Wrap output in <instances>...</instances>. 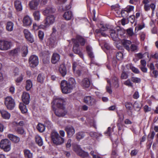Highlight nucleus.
Returning a JSON list of instances; mask_svg holds the SVG:
<instances>
[{"label":"nucleus","mask_w":158,"mask_h":158,"mask_svg":"<svg viewBox=\"0 0 158 158\" xmlns=\"http://www.w3.org/2000/svg\"><path fill=\"white\" fill-rule=\"evenodd\" d=\"M76 84L75 79L73 78H70L68 82L65 80L61 81L60 86L62 92L64 94L71 93L73 88L75 87Z\"/></svg>","instance_id":"nucleus-1"},{"label":"nucleus","mask_w":158,"mask_h":158,"mask_svg":"<svg viewBox=\"0 0 158 158\" xmlns=\"http://www.w3.org/2000/svg\"><path fill=\"white\" fill-rule=\"evenodd\" d=\"M50 137L52 141L56 145H61L64 142V139L61 137L56 131H52L50 134Z\"/></svg>","instance_id":"nucleus-2"},{"label":"nucleus","mask_w":158,"mask_h":158,"mask_svg":"<svg viewBox=\"0 0 158 158\" xmlns=\"http://www.w3.org/2000/svg\"><path fill=\"white\" fill-rule=\"evenodd\" d=\"M11 143L7 139H2L0 143V147L5 152H9L11 149Z\"/></svg>","instance_id":"nucleus-3"},{"label":"nucleus","mask_w":158,"mask_h":158,"mask_svg":"<svg viewBox=\"0 0 158 158\" xmlns=\"http://www.w3.org/2000/svg\"><path fill=\"white\" fill-rule=\"evenodd\" d=\"M5 104L8 109L12 110L15 105L14 100L11 97H7L5 99Z\"/></svg>","instance_id":"nucleus-4"},{"label":"nucleus","mask_w":158,"mask_h":158,"mask_svg":"<svg viewBox=\"0 0 158 158\" xmlns=\"http://www.w3.org/2000/svg\"><path fill=\"white\" fill-rule=\"evenodd\" d=\"M11 47V43L10 42L0 40V50L2 51H6L10 49Z\"/></svg>","instance_id":"nucleus-5"},{"label":"nucleus","mask_w":158,"mask_h":158,"mask_svg":"<svg viewBox=\"0 0 158 158\" xmlns=\"http://www.w3.org/2000/svg\"><path fill=\"white\" fill-rule=\"evenodd\" d=\"M72 40L73 43V52L75 54H78L80 57H82L83 54L80 51L79 44L74 39H72Z\"/></svg>","instance_id":"nucleus-6"},{"label":"nucleus","mask_w":158,"mask_h":158,"mask_svg":"<svg viewBox=\"0 0 158 158\" xmlns=\"http://www.w3.org/2000/svg\"><path fill=\"white\" fill-rule=\"evenodd\" d=\"M29 63L30 66L32 68H34L37 66L39 63L38 57L37 56L33 55L31 56L29 59Z\"/></svg>","instance_id":"nucleus-7"},{"label":"nucleus","mask_w":158,"mask_h":158,"mask_svg":"<svg viewBox=\"0 0 158 158\" xmlns=\"http://www.w3.org/2000/svg\"><path fill=\"white\" fill-rule=\"evenodd\" d=\"M84 102L89 106H94L96 104V101L92 97L86 96L84 98Z\"/></svg>","instance_id":"nucleus-8"},{"label":"nucleus","mask_w":158,"mask_h":158,"mask_svg":"<svg viewBox=\"0 0 158 158\" xmlns=\"http://www.w3.org/2000/svg\"><path fill=\"white\" fill-rule=\"evenodd\" d=\"M55 17L53 15L48 16L44 21V26L48 27L50 25L52 24L55 22Z\"/></svg>","instance_id":"nucleus-9"},{"label":"nucleus","mask_w":158,"mask_h":158,"mask_svg":"<svg viewBox=\"0 0 158 158\" xmlns=\"http://www.w3.org/2000/svg\"><path fill=\"white\" fill-rule=\"evenodd\" d=\"M67 113L64 107H57V108L55 110L56 115L59 117L64 116Z\"/></svg>","instance_id":"nucleus-10"},{"label":"nucleus","mask_w":158,"mask_h":158,"mask_svg":"<svg viewBox=\"0 0 158 158\" xmlns=\"http://www.w3.org/2000/svg\"><path fill=\"white\" fill-rule=\"evenodd\" d=\"M64 130L69 137H71L75 133V129L72 126H68L64 128Z\"/></svg>","instance_id":"nucleus-11"},{"label":"nucleus","mask_w":158,"mask_h":158,"mask_svg":"<svg viewBox=\"0 0 158 158\" xmlns=\"http://www.w3.org/2000/svg\"><path fill=\"white\" fill-rule=\"evenodd\" d=\"M64 100L60 98L57 97L55 99L53 102L57 107H63Z\"/></svg>","instance_id":"nucleus-12"},{"label":"nucleus","mask_w":158,"mask_h":158,"mask_svg":"<svg viewBox=\"0 0 158 158\" xmlns=\"http://www.w3.org/2000/svg\"><path fill=\"white\" fill-rule=\"evenodd\" d=\"M91 81L88 78H85L81 82V85L84 89L88 88L90 85Z\"/></svg>","instance_id":"nucleus-13"},{"label":"nucleus","mask_w":158,"mask_h":158,"mask_svg":"<svg viewBox=\"0 0 158 158\" xmlns=\"http://www.w3.org/2000/svg\"><path fill=\"white\" fill-rule=\"evenodd\" d=\"M40 0H33L29 3V6L31 10H35L37 9Z\"/></svg>","instance_id":"nucleus-14"},{"label":"nucleus","mask_w":158,"mask_h":158,"mask_svg":"<svg viewBox=\"0 0 158 158\" xmlns=\"http://www.w3.org/2000/svg\"><path fill=\"white\" fill-rule=\"evenodd\" d=\"M23 22V26H30L32 24V20L28 15L24 17Z\"/></svg>","instance_id":"nucleus-15"},{"label":"nucleus","mask_w":158,"mask_h":158,"mask_svg":"<svg viewBox=\"0 0 158 158\" xmlns=\"http://www.w3.org/2000/svg\"><path fill=\"white\" fill-rule=\"evenodd\" d=\"M22 100L23 102L26 104H28L29 102L30 96L29 94L26 92L23 93L22 96Z\"/></svg>","instance_id":"nucleus-16"},{"label":"nucleus","mask_w":158,"mask_h":158,"mask_svg":"<svg viewBox=\"0 0 158 158\" xmlns=\"http://www.w3.org/2000/svg\"><path fill=\"white\" fill-rule=\"evenodd\" d=\"M60 56L57 53H54L51 57V62L53 64H56L60 59Z\"/></svg>","instance_id":"nucleus-17"},{"label":"nucleus","mask_w":158,"mask_h":158,"mask_svg":"<svg viewBox=\"0 0 158 158\" xmlns=\"http://www.w3.org/2000/svg\"><path fill=\"white\" fill-rule=\"evenodd\" d=\"M74 39L76 40L78 44L79 43L80 45L82 46H84L86 42V40L82 36L79 35H77L76 39Z\"/></svg>","instance_id":"nucleus-18"},{"label":"nucleus","mask_w":158,"mask_h":158,"mask_svg":"<svg viewBox=\"0 0 158 158\" xmlns=\"http://www.w3.org/2000/svg\"><path fill=\"white\" fill-rule=\"evenodd\" d=\"M55 11V10L51 6H49L45 8L43 11V14L45 15H47L49 14L53 13Z\"/></svg>","instance_id":"nucleus-19"},{"label":"nucleus","mask_w":158,"mask_h":158,"mask_svg":"<svg viewBox=\"0 0 158 158\" xmlns=\"http://www.w3.org/2000/svg\"><path fill=\"white\" fill-rule=\"evenodd\" d=\"M7 137L12 141L15 143H18L20 141L19 137L12 134H8Z\"/></svg>","instance_id":"nucleus-20"},{"label":"nucleus","mask_w":158,"mask_h":158,"mask_svg":"<svg viewBox=\"0 0 158 158\" xmlns=\"http://www.w3.org/2000/svg\"><path fill=\"white\" fill-rule=\"evenodd\" d=\"M15 7L16 10L18 11H21L23 9L21 2L19 0H16L14 2Z\"/></svg>","instance_id":"nucleus-21"},{"label":"nucleus","mask_w":158,"mask_h":158,"mask_svg":"<svg viewBox=\"0 0 158 158\" xmlns=\"http://www.w3.org/2000/svg\"><path fill=\"white\" fill-rule=\"evenodd\" d=\"M110 35L114 40H115L117 39L118 35L117 32L116 31V28L114 29H111L110 30Z\"/></svg>","instance_id":"nucleus-22"},{"label":"nucleus","mask_w":158,"mask_h":158,"mask_svg":"<svg viewBox=\"0 0 158 158\" xmlns=\"http://www.w3.org/2000/svg\"><path fill=\"white\" fill-rule=\"evenodd\" d=\"M59 71L62 77L64 76L67 73L66 68L64 65H61L59 68Z\"/></svg>","instance_id":"nucleus-23"},{"label":"nucleus","mask_w":158,"mask_h":158,"mask_svg":"<svg viewBox=\"0 0 158 158\" xmlns=\"http://www.w3.org/2000/svg\"><path fill=\"white\" fill-rule=\"evenodd\" d=\"M123 46L128 51L130 50V46L131 44V42L128 40H123L122 42Z\"/></svg>","instance_id":"nucleus-24"},{"label":"nucleus","mask_w":158,"mask_h":158,"mask_svg":"<svg viewBox=\"0 0 158 158\" xmlns=\"http://www.w3.org/2000/svg\"><path fill=\"white\" fill-rule=\"evenodd\" d=\"M57 42L55 37H51L48 40V44L52 47H53L56 44Z\"/></svg>","instance_id":"nucleus-25"},{"label":"nucleus","mask_w":158,"mask_h":158,"mask_svg":"<svg viewBox=\"0 0 158 158\" xmlns=\"http://www.w3.org/2000/svg\"><path fill=\"white\" fill-rule=\"evenodd\" d=\"M63 17L66 20H70L73 17L71 12L68 11L65 12L63 15Z\"/></svg>","instance_id":"nucleus-26"},{"label":"nucleus","mask_w":158,"mask_h":158,"mask_svg":"<svg viewBox=\"0 0 158 158\" xmlns=\"http://www.w3.org/2000/svg\"><path fill=\"white\" fill-rule=\"evenodd\" d=\"M0 112L2 117L5 119H9L10 117V114L7 111L4 110H0Z\"/></svg>","instance_id":"nucleus-27"},{"label":"nucleus","mask_w":158,"mask_h":158,"mask_svg":"<svg viewBox=\"0 0 158 158\" xmlns=\"http://www.w3.org/2000/svg\"><path fill=\"white\" fill-rule=\"evenodd\" d=\"M14 24L11 21H8L7 22L6 24V28L7 31H11L13 29Z\"/></svg>","instance_id":"nucleus-28"},{"label":"nucleus","mask_w":158,"mask_h":158,"mask_svg":"<svg viewBox=\"0 0 158 158\" xmlns=\"http://www.w3.org/2000/svg\"><path fill=\"white\" fill-rule=\"evenodd\" d=\"M45 78L44 74L43 73H40L38 75L37 77V81L41 83H42Z\"/></svg>","instance_id":"nucleus-29"},{"label":"nucleus","mask_w":158,"mask_h":158,"mask_svg":"<svg viewBox=\"0 0 158 158\" xmlns=\"http://www.w3.org/2000/svg\"><path fill=\"white\" fill-rule=\"evenodd\" d=\"M35 142L39 146H41L43 144V142L42 138L39 135H37L35 136Z\"/></svg>","instance_id":"nucleus-30"},{"label":"nucleus","mask_w":158,"mask_h":158,"mask_svg":"<svg viewBox=\"0 0 158 158\" xmlns=\"http://www.w3.org/2000/svg\"><path fill=\"white\" fill-rule=\"evenodd\" d=\"M25 156L27 158H32L33 155L30 151L28 149H25L23 151Z\"/></svg>","instance_id":"nucleus-31"},{"label":"nucleus","mask_w":158,"mask_h":158,"mask_svg":"<svg viewBox=\"0 0 158 158\" xmlns=\"http://www.w3.org/2000/svg\"><path fill=\"white\" fill-rule=\"evenodd\" d=\"M116 31H117V32L118 35H122L125 33V30L119 26L116 27Z\"/></svg>","instance_id":"nucleus-32"},{"label":"nucleus","mask_w":158,"mask_h":158,"mask_svg":"<svg viewBox=\"0 0 158 158\" xmlns=\"http://www.w3.org/2000/svg\"><path fill=\"white\" fill-rule=\"evenodd\" d=\"M73 147L74 151L76 152L77 154H78L82 150L80 146L76 144H73Z\"/></svg>","instance_id":"nucleus-33"},{"label":"nucleus","mask_w":158,"mask_h":158,"mask_svg":"<svg viewBox=\"0 0 158 158\" xmlns=\"http://www.w3.org/2000/svg\"><path fill=\"white\" fill-rule=\"evenodd\" d=\"M38 131L41 132H43L45 130V127L44 125L41 123H39L36 127Z\"/></svg>","instance_id":"nucleus-34"},{"label":"nucleus","mask_w":158,"mask_h":158,"mask_svg":"<svg viewBox=\"0 0 158 158\" xmlns=\"http://www.w3.org/2000/svg\"><path fill=\"white\" fill-rule=\"evenodd\" d=\"M32 86V81L30 80H27L26 82V88L27 91L29 90Z\"/></svg>","instance_id":"nucleus-35"},{"label":"nucleus","mask_w":158,"mask_h":158,"mask_svg":"<svg viewBox=\"0 0 158 158\" xmlns=\"http://www.w3.org/2000/svg\"><path fill=\"white\" fill-rule=\"evenodd\" d=\"M15 131L16 132L19 134L23 135L25 134V130L22 127H18L15 129Z\"/></svg>","instance_id":"nucleus-36"},{"label":"nucleus","mask_w":158,"mask_h":158,"mask_svg":"<svg viewBox=\"0 0 158 158\" xmlns=\"http://www.w3.org/2000/svg\"><path fill=\"white\" fill-rule=\"evenodd\" d=\"M19 107L22 112L23 113H26L27 111V110L26 108V106L23 103H20Z\"/></svg>","instance_id":"nucleus-37"},{"label":"nucleus","mask_w":158,"mask_h":158,"mask_svg":"<svg viewBox=\"0 0 158 158\" xmlns=\"http://www.w3.org/2000/svg\"><path fill=\"white\" fill-rule=\"evenodd\" d=\"M141 107L142 105L139 102H136L134 104L133 107L136 110L138 111L139 110Z\"/></svg>","instance_id":"nucleus-38"},{"label":"nucleus","mask_w":158,"mask_h":158,"mask_svg":"<svg viewBox=\"0 0 158 158\" xmlns=\"http://www.w3.org/2000/svg\"><path fill=\"white\" fill-rule=\"evenodd\" d=\"M33 15L35 20L39 21L40 18V14L39 11H35L33 14Z\"/></svg>","instance_id":"nucleus-39"},{"label":"nucleus","mask_w":158,"mask_h":158,"mask_svg":"<svg viewBox=\"0 0 158 158\" xmlns=\"http://www.w3.org/2000/svg\"><path fill=\"white\" fill-rule=\"evenodd\" d=\"M78 154L83 157H87L89 156L88 152H85L82 149Z\"/></svg>","instance_id":"nucleus-40"},{"label":"nucleus","mask_w":158,"mask_h":158,"mask_svg":"<svg viewBox=\"0 0 158 158\" xmlns=\"http://www.w3.org/2000/svg\"><path fill=\"white\" fill-rule=\"evenodd\" d=\"M84 136V133L82 132H78L76 134V138L78 140L83 138Z\"/></svg>","instance_id":"nucleus-41"},{"label":"nucleus","mask_w":158,"mask_h":158,"mask_svg":"<svg viewBox=\"0 0 158 158\" xmlns=\"http://www.w3.org/2000/svg\"><path fill=\"white\" fill-rule=\"evenodd\" d=\"M155 135V132L154 131H152L149 134L147 137L148 140L151 141L152 140L154 137Z\"/></svg>","instance_id":"nucleus-42"},{"label":"nucleus","mask_w":158,"mask_h":158,"mask_svg":"<svg viewBox=\"0 0 158 158\" xmlns=\"http://www.w3.org/2000/svg\"><path fill=\"white\" fill-rule=\"evenodd\" d=\"M89 135L91 137L96 138L101 136V135L100 134L94 132H90Z\"/></svg>","instance_id":"nucleus-43"},{"label":"nucleus","mask_w":158,"mask_h":158,"mask_svg":"<svg viewBox=\"0 0 158 158\" xmlns=\"http://www.w3.org/2000/svg\"><path fill=\"white\" fill-rule=\"evenodd\" d=\"M131 79L132 81L135 83H139L141 81V79L138 77H132Z\"/></svg>","instance_id":"nucleus-44"},{"label":"nucleus","mask_w":158,"mask_h":158,"mask_svg":"<svg viewBox=\"0 0 158 158\" xmlns=\"http://www.w3.org/2000/svg\"><path fill=\"white\" fill-rule=\"evenodd\" d=\"M112 81L113 82L114 86L116 88L118 87L119 85L117 78L115 77H114L112 79Z\"/></svg>","instance_id":"nucleus-45"},{"label":"nucleus","mask_w":158,"mask_h":158,"mask_svg":"<svg viewBox=\"0 0 158 158\" xmlns=\"http://www.w3.org/2000/svg\"><path fill=\"white\" fill-rule=\"evenodd\" d=\"M38 35L40 40L42 41L43 40L44 37V33L43 32L41 31H39Z\"/></svg>","instance_id":"nucleus-46"},{"label":"nucleus","mask_w":158,"mask_h":158,"mask_svg":"<svg viewBox=\"0 0 158 158\" xmlns=\"http://www.w3.org/2000/svg\"><path fill=\"white\" fill-rule=\"evenodd\" d=\"M19 48H16L13 50H11L10 51V53L12 55H16L19 52Z\"/></svg>","instance_id":"nucleus-47"},{"label":"nucleus","mask_w":158,"mask_h":158,"mask_svg":"<svg viewBox=\"0 0 158 158\" xmlns=\"http://www.w3.org/2000/svg\"><path fill=\"white\" fill-rule=\"evenodd\" d=\"M130 68L132 71L134 73H139V71L138 69L135 68L134 67L132 66V64H131L130 66Z\"/></svg>","instance_id":"nucleus-48"},{"label":"nucleus","mask_w":158,"mask_h":158,"mask_svg":"<svg viewBox=\"0 0 158 158\" xmlns=\"http://www.w3.org/2000/svg\"><path fill=\"white\" fill-rule=\"evenodd\" d=\"M101 26V31H104L107 30L109 29V26L108 25H106L105 26L103 25L102 24H100Z\"/></svg>","instance_id":"nucleus-49"},{"label":"nucleus","mask_w":158,"mask_h":158,"mask_svg":"<svg viewBox=\"0 0 158 158\" xmlns=\"http://www.w3.org/2000/svg\"><path fill=\"white\" fill-rule=\"evenodd\" d=\"M123 53L120 52H118L117 53L116 56L117 59L118 60H121L122 59L123 57Z\"/></svg>","instance_id":"nucleus-50"},{"label":"nucleus","mask_w":158,"mask_h":158,"mask_svg":"<svg viewBox=\"0 0 158 158\" xmlns=\"http://www.w3.org/2000/svg\"><path fill=\"white\" fill-rule=\"evenodd\" d=\"M23 53L22 56H25L28 53L27 48V47H24L23 48Z\"/></svg>","instance_id":"nucleus-51"},{"label":"nucleus","mask_w":158,"mask_h":158,"mask_svg":"<svg viewBox=\"0 0 158 158\" xmlns=\"http://www.w3.org/2000/svg\"><path fill=\"white\" fill-rule=\"evenodd\" d=\"M128 77V75L125 72H123L121 74V78L122 79H126Z\"/></svg>","instance_id":"nucleus-52"},{"label":"nucleus","mask_w":158,"mask_h":158,"mask_svg":"<svg viewBox=\"0 0 158 158\" xmlns=\"http://www.w3.org/2000/svg\"><path fill=\"white\" fill-rule=\"evenodd\" d=\"M126 31L127 34L130 36H131L133 35L134 34V32L133 31V29L131 28H130L127 29Z\"/></svg>","instance_id":"nucleus-53"},{"label":"nucleus","mask_w":158,"mask_h":158,"mask_svg":"<svg viewBox=\"0 0 158 158\" xmlns=\"http://www.w3.org/2000/svg\"><path fill=\"white\" fill-rule=\"evenodd\" d=\"M124 84L125 85L128 86H130L131 87H133V84L131 82V80H130L129 79H128L126 81L124 82Z\"/></svg>","instance_id":"nucleus-54"},{"label":"nucleus","mask_w":158,"mask_h":158,"mask_svg":"<svg viewBox=\"0 0 158 158\" xmlns=\"http://www.w3.org/2000/svg\"><path fill=\"white\" fill-rule=\"evenodd\" d=\"M125 106L126 108L128 110H131V109L132 104L130 102H126L125 103Z\"/></svg>","instance_id":"nucleus-55"},{"label":"nucleus","mask_w":158,"mask_h":158,"mask_svg":"<svg viewBox=\"0 0 158 158\" xmlns=\"http://www.w3.org/2000/svg\"><path fill=\"white\" fill-rule=\"evenodd\" d=\"M23 76L22 74L19 77L17 78L15 80V81L17 83H19L21 82L23 80Z\"/></svg>","instance_id":"nucleus-56"},{"label":"nucleus","mask_w":158,"mask_h":158,"mask_svg":"<svg viewBox=\"0 0 158 158\" xmlns=\"http://www.w3.org/2000/svg\"><path fill=\"white\" fill-rule=\"evenodd\" d=\"M130 50L132 51H135L137 50V46L134 44H132L130 48Z\"/></svg>","instance_id":"nucleus-57"},{"label":"nucleus","mask_w":158,"mask_h":158,"mask_svg":"<svg viewBox=\"0 0 158 158\" xmlns=\"http://www.w3.org/2000/svg\"><path fill=\"white\" fill-rule=\"evenodd\" d=\"M23 32L26 38L31 35L30 33L27 29H24Z\"/></svg>","instance_id":"nucleus-58"},{"label":"nucleus","mask_w":158,"mask_h":158,"mask_svg":"<svg viewBox=\"0 0 158 158\" xmlns=\"http://www.w3.org/2000/svg\"><path fill=\"white\" fill-rule=\"evenodd\" d=\"M26 39L31 43H32L34 41L33 38L31 35L26 38Z\"/></svg>","instance_id":"nucleus-59"},{"label":"nucleus","mask_w":158,"mask_h":158,"mask_svg":"<svg viewBox=\"0 0 158 158\" xmlns=\"http://www.w3.org/2000/svg\"><path fill=\"white\" fill-rule=\"evenodd\" d=\"M134 6H130L126 8V11L127 12V13H128L133 10L134 9Z\"/></svg>","instance_id":"nucleus-60"},{"label":"nucleus","mask_w":158,"mask_h":158,"mask_svg":"<svg viewBox=\"0 0 158 158\" xmlns=\"http://www.w3.org/2000/svg\"><path fill=\"white\" fill-rule=\"evenodd\" d=\"M106 89L107 92L110 94H112V91L111 89V85H107L106 86Z\"/></svg>","instance_id":"nucleus-61"},{"label":"nucleus","mask_w":158,"mask_h":158,"mask_svg":"<svg viewBox=\"0 0 158 158\" xmlns=\"http://www.w3.org/2000/svg\"><path fill=\"white\" fill-rule=\"evenodd\" d=\"M144 27V26L141 25H139L138 26L136 27L135 29V32H136V31H137L141 30Z\"/></svg>","instance_id":"nucleus-62"},{"label":"nucleus","mask_w":158,"mask_h":158,"mask_svg":"<svg viewBox=\"0 0 158 158\" xmlns=\"http://www.w3.org/2000/svg\"><path fill=\"white\" fill-rule=\"evenodd\" d=\"M144 110L145 112H148L151 110V108L148 106L145 105L144 107Z\"/></svg>","instance_id":"nucleus-63"},{"label":"nucleus","mask_w":158,"mask_h":158,"mask_svg":"<svg viewBox=\"0 0 158 158\" xmlns=\"http://www.w3.org/2000/svg\"><path fill=\"white\" fill-rule=\"evenodd\" d=\"M118 157V156L117 155V152H116L114 150L112 152V158H117L116 157Z\"/></svg>","instance_id":"nucleus-64"}]
</instances>
